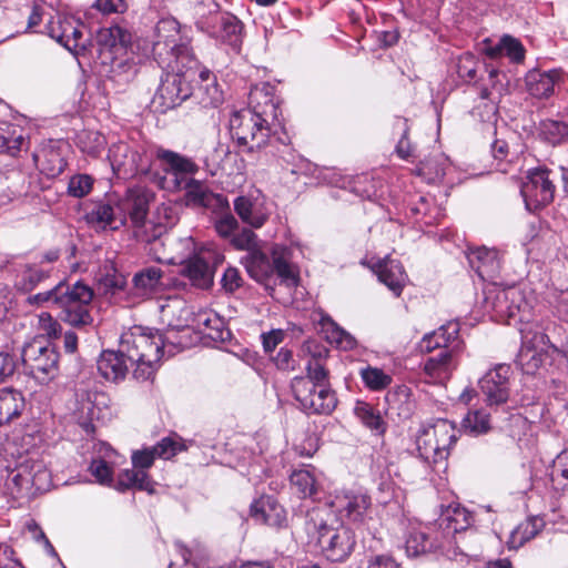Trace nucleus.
<instances>
[{"label":"nucleus","instance_id":"obj_1","mask_svg":"<svg viewBox=\"0 0 568 568\" xmlns=\"http://www.w3.org/2000/svg\"><path fill=\"white\" fill-rule=\"evenodd\" d=\"M305 529L316 541L323 556L332 562L345 561L354 551V531L338 521L327 507H315L306 513Z\"/></svg>","mask_w":568,"mask_h":568},{"label":"nucleus","instance_id":"obj_2","mask_svg":"<svg viewBox=\"0 0 568 568\" xmlns=\"http://www.w3.org/2000/svg\"><path fill=\"white\" fill-rule=\"evenodd\" d=\"M92 298L90 286L81 282L73 285L60 282L49 291L28 297V302L54 308L59 311L58 316L62 322L73 327H84L93 322L90 313Z\"/></svg>","mask_w":568,"mask_h":568},{"label":"nucleus","instance_id":"obj_3","mask_svg":"<svg viewBox=\"0 0 568 568\" xmlns=\"http://www.w3.org/2000/svg\"><path fill=\"white\" fill-rule=\"evenodd\" d=\"M164 341L156 329L135 325L121 335L120 347L126 359L136 367L133 376L138 381L150 379L163 355Z\"/></svg>","mask_w":568,"mask_h":568},{"label":"nucleus","instance_id":"obj_4","mask_svg":"<svg viewBox=\"0 0 568 568\" xmlns=\"http://www.w3.org/2000/svg\"><path fill=\"white\" fill-rule=\"evenodd\" d=\"M182 448L183 445L180 442L172 437H165L154 446L134 450L131 455L133 468L124 469L119 474L116 489L125 491L126 489L136 488L153 494L154 483L150 479L146 470L152 467L156 458L170 459Z\"/></svg>","mask_w":568,"mask_h":568},{"label":"nucleus","instance_id":"obj_5","mask_svg":"<svg viewBox=\"0 0 568 568\" xmlns=\"http://www.w3.org/2000/svg\"><path fill=\"white\" fill-rule=\"evenodd\" d=\"M176 244L182 252L180 255L171 257L170 263L180 264L182 266L181 274L193 286L202 290L210 288L213 285L215 267L223 262V255L212 248L197 250L191 236L180 239Z\"/></svg>","mask_w":568,"mask_h":568},{"label":"nucleus","instance_id":"obj_6","mask_svg":"<svg viewBox=\"0 0 568 568\" xmlns=\"http://www.w3.org/2000/svg\"><path fill=\"white\" fill-rule=\"evenodd\" d=\"M152 52L162 68H174L173 63H178L191 69L197 64L192 49L181 42L180 23L174 18H163L156 23Z\"/></svg>","mask_w":568,"mask_h":568},{"label":"nucleus","instance_id":"obj_7","mask_svg":"<svg viewBox=\"0 0 568 568\" xmlns=\"http://www.w3.org/2000/svg\"><path fill=\"white\" fill-rule=\"evenodd\" d=\"M459 430L447 419H436L420 425L416 434V446L420 458L437 465L447 459L452 446L457 442Z\"/></svg>","mask_w":568,"mask_h":568},{"label":"nucleus","instance_id":"obj_8","mask_svg":"<svg viewBox=\"0 0 568 568\" xmlns=\"http://www.w3.org/2000/svg\"><path fill=\"white\" fill-rule=\"evenodd\" d=\"M271 256L272 260L258 250L250 253L245 258V267L250 276L256 282L265 283L273 273H276L286 286H296L298 277L293 265L288 262V248L275 244L272 247Z\"/></svg>","mask_w":568,"mask_h":568},{"label":"nucleus","instance_id":"obj_9","mask_svg":"<svg viewBox=\"0 0 568 568\" xmlns=\"http://www.w3.org/2000/svg\"><path fill=\"white\" fill-rule=\"evenodd\" d=\"M151 195L142 187L129 189L124 197L118 201V210L131 220L134 236L145 243H151L162 236L164 225L148 220Z\"/></svg>","mask_w":568,"mask_h":568},{"label":"nucleus","instance_id":"obj_10","mask_svg":"<svg viewBox=\"0 0 568 568\" xmlns=\"http://www.w3.org/2000/svg\"><path fill=\"white\" fill-rule=\"evenodd\" d=\"M276 122L261 118L250 110L235 111L230 118V132L243 151L253 152L265 146Z\"/></svg>","mask_w":568,"mask_h":568},{"label":"nucleus","instance_id":"obj_11","mask_svg":"<svg viewBox=\"0 0 568 568\" xmlns=\"http://www.w3.org/2000/svg\"><path fill=\"white\" fill-rule=\"evenodd\" d=\"M173 67L170 68L171 72L162 77L161 83L152 99V105L160 113L174 109L192 94L190 78L197 64L191 69L178 63H173Z\"/></svg>","mask_w":568,"mask_h":568},{"label":"nucleus","instance_id":"obj_12","mask_svg":"<svg viewBox=\"0 0 568 568\" xmlns=\"http://www.w3.org/2000/svg\"><path fill=\"white\" fill-rule=\"evenodd\" d=\"M21 359L26 373L40 384H47L58 375L59 354L54 347L41 339L27 343L22 348Z\"/></svg>","mask_w":568,"mask_h":568},{"label":"nucleus","instance_id":"obj_13","mask_svg":"<svg viewBox=\"0 0 568 568\" xmlns=\"http://www.w3.org/2000/svg\"><path fill=\"white\" fill-rule=\"evenodd\" d=\"M294 398L307 414H331L337 399L329 386H316L303 376H296L291 383Z\"/></svg>","mask_w":568,"mask_h":568},{"label":"nucleus","instance_id":"obj_14","mask_svg":"<svg viewBox=\"0 0 568 568\" xmlns=\"http://www.w3.org/2000/svg\"><path fill=\"white\" fill-rule=\"evenodd\" d=\"M523 343L517 362L526 374H534L544 359L558 352L549 337L541 331L527 329L523 332Z\"/></svg>","mask_w":568,"mask_h":568},{"label":"nucleus","instance_id":"obj_15","mask_svg":"<svg viewBox=\"0 0 568 568\" xmlns=\"http://www.w3.org/2000/svg\"><path fill=\"white\" fill-rule=\"evenodd\" d=\"M526 209L537 211L552 202L555 185L549 179V171L537 169L530 171L520 187Z\"/></svg>","mask_w":568,"mask_h":568},{"label":"nucleus","instance_id":"obj_16","mask_svg":"<svg viewBox=\"0 0 568 568\" xmlns=\"http://www.w3.org/2000/svg\"><path fill=\"white\" fill-rule=\"evenodd\" d=\"M328 511L335 517L346 518L353 523L364 519L371 506V497L361 490L345 489L335 491L329 503Z\"/></svg>","mask_w":568,"mask_h":568},{"label":"nucleus","instance_id":"obj_17","mask_svg":"<svg viewBox=\"0 0 568 568\" xmlns=\"http://www.w3.org/2000/svg\"><path fill=\"white\" fill-rule=\"evenodd\" d=\"M214 20H202L196 27L210 37L237 48L242 42L243 23L229 12H220Z\"/></svg>","mask_w":568,"mask_h":568},{"label":"nucleus","instance_id":"obj_18","mask_svg":"<svg viewBox=\"0 0 568 568\" xmlns=\"http://www.w3.org/2000/svg\"><path fill=\"white\" fill-rule=\"evenodd\" d=\"M116 205L111 199L92 201L84 206V220L97 230H116L125 225V214Z\"/></svg>","mask_w":568,"mask_h":568},{"label":"nucleus","instance_id":"obj_19","mask_svg":"<svg viewBox=\"0 0 568 568\" xmlns=\"http://www.w3.org/2000/svg\"><path fill=\"white\" fill-rule=\"evenodd\" d=\"M510 366L498 364L479 379V387L488 405H500L509 397Z\"/></svg>","mask_w":568,"mask_h":568},{"label":"nucleus","instance_id":"obj_20","mask_svg":"<svg viewBox=\"0 0 568 568\" xmlns=\"http://www.w3.org/2000/svg\"><path fill=\"white\" fill-rule=\"evenodd\" d=\"M104 394L91 390L81 385L75 388V408L73 415L85 430L93 427V420L100 418V405L104 404Z\"/></svg>","mask_w":568,"mask_h":568},{"label":"nucleus","instance_id":"obj_21","mask_svg":"<svg viewBox=\"0 0 568 568\" xmlns=\"http://www.w3.org/2000/svg\"><path fill=\"white\" fill-rule=\"evenodd\" d=\"M463 343H455L449 349L440 351L424 362V373L435 383L447 381L458 366Z\"/></svg>","mask_w":568,"mask_h":568},{"label":"nucleus","instance_id":"obj_22","mask_svg":"<svg viewBox=\"0 0 568 568\" xmlns=\"http://www.w3.org/2000/svg\"><path fill=\"white\" fill-rule=\"evenodd\" d=\"M12 481L20 488L44 490L50 485V473L41 462L26 460L12 471Z\"/></svg>","mask_w":568,"mask_h":568},{"label":"nucleus","instance_id":"obj_23","mask_svg":"<svg viewBox=\"0 0 568 568\" xmlns=\"http://www.w3.org/2000/svg\"><path fill=\"white\" fill-rule=\"evenodd\" d=\"M467 260L483 281H493L499 274L500 256L495 248L477 247L467 254Z\"/></svg>","mask_w":568,"mask_h":568},{"label":"nucleus","instance_id":"obj_24","mask_svg":"<svg viewBox=\"0 0 568 568\" xmlns=\"http://www.w3.org/2000/svg\"><path fill=\"white\" fill-rule=\"evenodd\" d=\"M379 282L385 284L395 296H399L406 284L407 275L400 262L386 256L371 266Z\"/></svg>","mask_w":568,"mask_h":568},{"label":"nucleus","instance_id":"obj_25","mask_svg":"<svg viewBox=\"0 0 568 568\" xmlns=\"http://www.w3.org/2000/svg\"><path fill=\"white\" fill-rule=\"evenodd\" d=\"M248 104L250 106L245 110L253 111L261 118L272 120V122L278 121V106L271 85L253 87L250 91Z\"/></svg>","mask_w":568,"mask_h":568},{"label":"nucleus","instance_id":"obj_26","mask_svg":"<svg viewBox=\"0 0 568 568\" xmlns=\"http://www.w3.org/2000/svg\"><path fill=\"white\" fill-rule=\"evenodd\" d=\"M251 516L258 523L280 528L286 521V511L272 496H262L251 505Z\"/></svg>","mask_w":568,"mask_h":568},{"label":"nucleus","instance_id":"obj_27","mask_svg":"<svg viewBox=\"0 0 568 568\" xmlns=\"http://www.w3.org/2000/svg\"><path fill=\"white\" fill-rule=\"evenodd\" d=\"M459 326L456 322L442 325L438 329L426 334L419 343L422 352L430 353L437 348L449 349L455 343H463L459 337Z\"/></svg>","mask_w":568,"mask_h":568},{"label":"nucleus","instance_id":"obj_28","mask_svg":"<svg viewBox=\"0 0 568 568\" xmlns=\"http://www.w3.org/2000/svg\"><path fill=\"white\" fill-rule=\"evenodd\" d=\"M155 158L161 162L166 173L179 176L194 175L199 172V165L185 155L178 152L159 148Z\"/></svg>","mask_w":568,"mask_h":568},{"label":"nucleus","instance_id":"obj_29","mask_svg":"<svg viewBox=\"0 0 568 568\" xmlns=\"http://www.w3.org/2000/svg\"><path fill=\"white\" fill-rule=\"evenodd\" d=\"M562 73L559 70L529 71L526 75V87L528 92L538 99L549 98L555 90V85L561 80Z\"/></svg>","mask_w":568,"mask_h":568},{"label":"nucleus","instance_id":"obj_30","mask_svg":"<svg viewBox=\"0 0 568 568\" xmlns=\"http://www.w3.org/2000/svg\"><path fill=\"white\" fill-rule=\"evenodd\" d=\"M125 352L104 351L97 362V368L100 375L106 381L118 383L124 379L128 373L125 362Z\"/></svg>","mask_w":568,"mask_h":568},{"label":"nucleus","instance_id":"obj_31","mask_svg":"<svg viewBox=\"0 0 568 568\" xmlns=\"http://www.w3.org/2000/svg\"><path fill=\"white\" fill-rule=\"evenodd\" d=\"M163 272L158 266H148L136 272L132 278L134 294L140 297H150L160 293L164 283Z\"/></svg>","mask_w":568,"mask_h":568},{"label":"nucleus","instance_id":"obj_32","mask_svg":"<svg viewBox=\"0 0 568 568\" xmlns=\"http://www.w3.org/2000/svg\"><path fill=\"white\" fill-rule=\"evenodd\" d=\"M303 352H307L312 355V358L307 362L306 379L311 381L316 386H328L327 378L328 372L323 365V358L326 357L327 351L323 346L307 342L303 345Z\"/></svg>","mask_w":568,"mask_h":568},{"label":"nucleus","instance_id":"obj_33","mask_svg":"<svg viewBox=\"0 0 568 568\" xmlns=\"http://www.w3.org/2000/svg\"><path fill=\"white\" fill-rule=\"evenodd\" d=\"M504 79L505 75L496 67H486L484 72L478 75L476 84L479 97L490 101L499 99L505 91Z\"/></svg>","mask_w":568,"mask_h":568},{"label":"nucleus","instance_id":"obj_34","mask_svg":"<svg viewBox=\"0 0 568 568\" xmlns=\"http://www.w3.org/2000/svg\"><path fill=\"white\" fill-rule=\"evenodd\" d=\"M234 211L243 223L251 227H262L268 219V214L251 196L240 195L234 200Z\"/></svg>","mask_w":568,"mask_h":568},{"label":"nucleus","instance_id":"obj_35","mask_svg":"<svg viewBox=\"0 0 568 568\" xmlns=\"http://www.w3.org/2000/svg\"><path fill=\"white\" fill-rule=\"evenodd\" d=\"M26 406L22 393L12 387L0 388V426L19 417Z\"/></svg>","mask_w":568,"mask_h":568},{"label":"nucleus","instance_id":"obj_36","mask_svg":"<svg viewBox=\"0 0 568 568\" xmlns=\"http://www.w3.org/2000/svg\"><path fill=\"white\" fill-rule=\"evenodd\" d=\"M484 294V307L487 312H493L498 321L511 320L508 287H499L494 284L487 287Z\"/></svg>","mask_w":568,"mask_h":568},{"label":"nucleus","instance_id":"obj_37","mask_svg":"<svg viewBox=\"0 0 568 568\" xmlns=\"http://www.w3.org/2000/svg\"><path fill=\"white\" fill-rule=\"evenodd\" d=\"M448 166V158L444 153L436 152L422 160L416 166L415 173L428 183H438L443 181Z\"/></svg>","mask_w":568,"mask_h":568},{"label":"nucleus","instance_id":"obj_38","mask_svg":"<svg viewBox=\"0 0 568 568\" xmlns=\"http://www.w3.org/2000/svg\"><path fill=\"white\" fill-rule=\"evenodd\" d=\"M196 327L210 338L225 341L230 337V331L225 327L223 318L212 311H201L195 316Z\"/></svg>","mask_w":568,"mask_h":568},{"label":"nucleus","instance_id":"obj_39","mask_svg":"<svg viewBox=\"0 0 568 568\" xmlns=\"http://www.w3.org/2000/svg\"><path fill=\"white\" fill-rule=\"evenodd\" d=\"M440 526L447 532H459L466 530L471 524L469 511L458 504L449 505L440 515Z\"/></svg>","mask_w":568,"mask_h":568},{"label":"nucleus","instance_id":"obj_40","mask_svg":"<svg viewBox=\"0 0 568 568\" xmlns=\"http://www.w3.org/2000/svg\"><path fill=\"white\" fill-rule=\"evenodd\" d=\"M318 323L329 343L336 344V346L345 351L356 346L355 338L342 328L329 315L321 313Z\"/></svg>","mask_w":568,"mask_h":568},{"label":"nucleus","instance_id":"obj_41","mask_svg":"<svg viewBox=\"0 0 568 568\" xmlns=\"http://www.w3.org/2000/svg\"><path fill=\"white\" fill-rule=\"evenodd\" d=\"M23 140L18 125L0 122V153L16 156L21 150Z\"/></svg>","mask_w":568,"mask_h":568},{"label":"nucleus","instance_id":"obj_42","mask_svg":"<svg viewBox=\"0 0 568 568\" xmlns=\"http://www.w3.org/2000/svg\"><path fill=\"white\" fill-rule=\"evenodd\" d=\"M354 414L366 428L376 435H383L386 432L387 425L379 412L368 403L357 402L354 407Z\"/></svg>","mask_w":568,"mask_h":568},{"label":"nucleus","instance_id":"obj_43","mask_svg":"<svg viewBox=\"0 0 568 568\" xmlns=\"http://www.w3.org/2000/svg\"><path fill=\"white\" fill-rule=\"evenodd\" d=\"M63 26L65 33L64 48L75 54H79L81 51H85L87 39L83 37L84 26L71 16H67V20Z\"/></svg>","mask_w":568,"mask_h":568},{"label":"nucleus","instance_id":"obj_44","mask_svg":"<svg viewBox=\"0 0 568 568\" xmlns=\"http://www.w3.org/2000/svg\"><path fill=\"white\" fill-rule=\"evenodd\" d=\"M130 39V33L119 26L101 29L97 34V43L101 50L125 48L129 44Z\"/></svg>","mask_w":568,"mask_h":568},{"label":"nucleus","instance_id":"obj_45","mask_svg":"<svg viewBox=\"0 0 568 568\" xmlns=\"http://www.w3.org/2000/svg\"><path fill=\"white\" fill-rule=\"evenodd\" d=\"M128 143L119 142L113 144L109 149V160L112 166V170L116 174H131L132 168H134L133 160L130 159V155L133 153Z\"/></svg>","mask_w":568,"mask_h":568},{"label":"nucleus","instance_id":"obj_46","mask_svg":"<svg viewBox=\"0 0 568 568\" xmlns=\"http://www.w3.org/2000/svg\"><path fill=\"white\" fill-rule=\"evenodd\" d=\"M488 67L480 61H477L474 54L470 52H465L462 54L456 63V70L458 77L465 83H474V85L478 82V75L484 72L485 68Z\"/></svg>","mask_w":568,"mask_h":568},{"label":"nucleus","instance_id":"obj_47","mask_svg":"<svg viewBox=\"0 0 568 568\" xmlns=\"http://www.w3.org/2000/svg\"><path fill=\"white\" fill-rule=\"evenodd\" d=\"M410 396V389L405 385L396 387L393 392H388L385 397L388 410L396 412L400 418L409 417L412 413Z\"/></svg>","mask_w":568,"mask_h":568},{"label":"nucleus","instance_id":"obj_48","mask_svg":"<svg viewBox=\"0 0 568 568\" xmlns=\"http://www.w3.org/2000/svg\"><path fill=\"white\" fill-rule=\"evenodd\" d=\"M98 288L103 294H115L125 286V277L112 264H108L97 274Z\"/></svg>","mask_w":568,"mask_h":568},{"label":"nucleus","instance_id":"obj_49","mask_svg":"<svg viewBox=\"0 0 568 568\" xmlns=\"http://www.w3.org/2000/svg\"><path fill=\"white\" fill-rule=\"evenodd\" d=\"M359 376L364 385L373 392H381L386 389L393 382L390 374L384 369L375 366L367 365L359 369Z\"/></svg>","mask_w":568,"mask_h":568},{"label":"nucleus","instance_id":"obj_50","mask_svg":"<svg viewBox=\"0 0 568 568\" xmlns=\"http://www.w3.org/2000/svg\"><path fill=\"white\" fill-rule=\"evenodd\" d=\"M550 481L554 490L568 493V449L562 450L554 460Z\"/></svg>","mask_w":568,"mask_h":568},{"label":"nucleus","instance_id":"obj_51","mask_svg":"<svg viewBox=\"0 0 568 568\" xmlns=\"http://www.w3.org/2000/svg\"><path fill=\"white\" fill-rule=\"evenodd\" d=\"M185 202L192 206H209L213 197V193L207 186L195 179H190L185 183Z\"/></svg>","mask_w":568,"mask_h":568},{"label":"nucleus","instance_id":"obj_52","mask_svg":"<svg viewBox=\"0 0 568 568\" xmlns=\"http://www.w3.org/2000/svg\"><path fill=\"white\" fill-rule=\"evenodd\" d=\"M291 484L296 487L302 497H314L318 489V484L314 471L311 469L294 470L290 477Z\"/></svg>","mask_w":568,"mask_h":568},{"label":"nucleus","instance_id":"obj_53","mask_svg":"<svg viewBox=\"0 0 568 568\" xmlns=\"http://www.w3.org/2000/svg\"><path fill=\"white\" fill-rule=\"evenodd\" d=\"M433 548V542L427 534L420 529L413 528L405 539V551L408 557H417L426 554Z\"/></svg>","mask_w":568,"mask_h":568},{"label":"nucleus","instance_id":"obj_54","mask_svg":"<svg viewBox=\"0 0 568 568\" xmlns=\"http://www.w3.org/2000/svg\"><path fill=\"white\" fill-rule=\"evenodd\" d=\"M540 135L547 142L556 145L568 139V123L547 119L540 122Z\"/></svg>","mask_w":568,"mask_h":568},{"label":"nucleus","instance_id":"obj_55","mask_svg":"<svg viewBox=\"0 0 568 568\" xmlns=\"http://www.w3.org/2000/svg\"><path fill=\"white\" fill-rule=\"evenodd\" d=\"M462 426L473 435L486 434L490 429L489 414L484 409L468 412L463 418Z\"/></svg>","mask_w":568,"mask_h":568},{"label":"nucleus","instance_id":"obj_56","mask_svg":"<svg viewBox=\"0 0 568 568\" xmlns=\"http://www.w3.org/2000/svg\"><path fill=\"white\" fill-rule=\"evenodd\" d=\"M538 519H528L518 525L510 534L508 540L509 548L517 549L532 539L538 534Z\"/></svg>","mask_w":568,"mask_h":568},{"label":"nucleus","instance_id":"obj_57","mask_svg":"<svg viewBox=\"0 0 568 568\" xmlns=\"http://www.w3.org/2000/svg\"><path fill=\"white\" fill-rule=\"evenodd\" d=\"M508 296L511 320L518 316L519 321H528L531 306L528 301H526L521 290L517 286H509Z\"/></svg>","mask_w":568,"mask_h":568},{"label":"nucleus","instance_id":"obj_58","mask_svg":"<svg viewBox=\"0 0 568 568\" xmlns=\"http://www.w3.org/2000/svg\"><path fill=\"white\" fill-rule=\"evenodd\" d=\"M40 160V169L47 176L55 178L64 170L65 162L58 152L45 151L42 155H36V161Z\"/></svg>","mask_w":568,"mask_h":568},{"label":"nucleus","instance_id":"obj_59","mask_svg":"<svg viewBox=\"0 0 568 568\" xmlns=\"http://www.w3.org/2000/svg\"><path fill=\"white\" fill-rule=\"evenodd\" d=\"M111 460H106L102 457L93 458L90 466L89 471L95 478V480L101 485H111L113 481V469L111 466Z\"/></svg>","mask_w":568,"mask_h":568},{"label":"nucleus","instance_id":"obj_60","mask_svg":"<svg viewBox=\"0 0 568 568\" xmlns=\"http://www.w3.org/2000/svg\"><path fill=\"white\" fill-rule=\"evenodd\" d=\"M93 178L89 174H75L68 183V194L81 199L88 195L93 187Z\"/></svg>","mask_w":568,"mask_h":568},{"label":"nucleus","instance_id":"obj_61","mask_svg":"<svg viewBox=\"0 0 568 568\" xmlns=\"http://www.w3.org/2000/svg\"><path fill=\"white\" fill-rule=\"evenodd\" d=\"M199 93L201 94L200 102L203 106H217L223 102V92L219 88L216 80L211 83L200 84Z\"/></svg>","mask_w":568,"mask_h":568},{"label":"nucleus","instance_id":"obj_62","mask_svg":"<svg viewBox=\"0 0 568 568\" xmlns=\"http://www.w3.org/2000/svg\"><path fill=\"white\" fill-rule=\"evenodd\" d=\"M48 277V273L37 267H27L20 276L17 285L20 290L29 292Z\"/></svg>","mask_w":568,"mask_h":568},{"label":"nucleus","instance_id":"obj_63","mask_svg":"<svg viewBox=\"0 0 568 568\" xmlns=\"http://www.w3.org/2000/svg\"><path fill=\"white\" fill-rule=\"evenodd\" d=\"M232 245L237 250H245L252 253L257 250V236L250 229H243L231 239Z\"/></svg>","mask_w":568,"mask_h":568},{"label":"nucleus","instance_id":"obj_64","mask_svg":"<svg viewBox=\"0 0 568 568\" xmlns=\"http://www.w3.org/2000/svg\"><path fill=\"white\" fill-rule=\"evenodd\" d=\"M67 20V16L57 13L55 16H50L47 24H45V33L57 40L60 44L64 47V22Z\"/></svg>","mask_w":568,"mask_h":568}]
</instances>
